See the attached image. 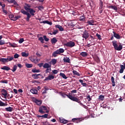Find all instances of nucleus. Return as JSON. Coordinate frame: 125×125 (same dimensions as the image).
<instances>
[{"instance_id":"1","label":"nucleus","mask_w":125,"mask_h":125,"mask_svg":"<svg viewBox=\"0 0 125 125\" xmlns=\"http://www.w3.org/2000/svg\"><path fill=\"white\" fill-rule=\"evenodd\" d=\"M25 10H26V11H25L23 9H21V12L24 15H26L27 17L26 19H25V20H26L27 21H29L30 18H31V16H35V13L36 11L33 9H28L27 8H25ZM27 11L29 13H28Z\"/></svg>"},{"instance_id":"2","label":"nucleus","mask_w":125,"mask_h":125,"mask_svg":"<svg viewBox=\"0 0 125 125\" xmlns=\"http://www.w3.org/2000/svg\"><path fill=\"white\" fill-rule=\"evenodd\" d=\"M72 95V94L71 93H69V94H68V95H67L64 93H61L62 97L63 98H65V97H68V99H69L71 101L80 103V105H83V104L81 103V101H80L79 99H78V98H76L75 97H73Z\"/></svg>"},{"instance_id":"3","label":"nucleus","mask_w":125,"mask_h":125,"mask_svg":"<svg viewBox=\"0 0 125 125\" xmlns=\"http://www.w3.org/2000/svg\"><path fill=\"white\" fill-rule=\"evenodd\" d=\"M112 45L114 46V50L116 51H121L123 49L122 45L120 44L118 45V42L116 41H112Z\"/></svg>"},{"instance_id":"4","label":"nucleus","mask_w":125,"mask_h":125,"mask_svg":"<svg viewBox=\"0 0 125 125\" xmlns=\"http://www.w3.org/2000/svg\"><path fill=\"white\" fill-rule=\"evenodd\" d=\"M40 34L37 35V37L39 38V41H40V42L42 43H44V40H45V42H48L49 41V39L47 38L46 36H43V38L42 37H39L40 36Z\"/></svg>"},{"instance_id":"5","label":"nucleus","mask_w":125,"mask_h":125,"mask_svg":"<svg viewBox=\"0 0 125 125\" xmlns=\"http://www.w3.org/2000/svg\"><path fill=\"white\" fill-rule=\"evenodd\" d=\"M14 60L13 57L8 56L7 58H0V62L5 63V62H9Z\"/></svg>"},{"instance_id":"6","label":"nucleus","mask_w":125,"mask_h":125,"mask_svg":"<svg viewBox=\"0 0 125 125\" xmlns=\"http://www.w3.org/2000/svg\"><path fill=\"white\" fill-rule=\"evenodd\" d=\"M64 46L70 48H72L73 47H74L75 46V43L73 41H70L67 42L66 43H64Z\"/></svg>"},{"instance_id":"7","label":"nucleus","mask_w":125,"mask_h":125,"mask_svg":"<svg viewBox=\"0 0 125 125\" xmlns=\"http://www.w3.org/2000/svg\"><path fill=\"white\" fill-rule=\"evenodd\" d=\"M47 107L46 106H45L44 105L40 106V108H39V113H42V114H45V112L43 110H46Z\"/></svg>"},{"instance_id":"8","label":"nucleus","mask_w":125,"mask_h":125,"mask_svg":"<svg viewBox=\"0 0 125 125\" xmlns=\"http://www.w3.org/2000/svg\"><path fill=\"white\" fill-rule=\"evenodd\" d=\"M82 37L83 39H85V40H86L89 37V33L85 31L82 34Z\"/></svg>"},{"instance_id":"9","label":"nucleus","mask_w":125,"mask_h":125,"mask_svg":"<svg viewBox=\"0 0 125 125\" xmlns=\"http://www.w3.org/2000/svg\"><path fill=\"white\" fill-rule=\"evenodd\" d=\"M33 102L36 103V104H37V105H41V104H42V102L38 100V99H36L35 98H33Z\"/></svg>"},{"instance_id":"10","label":"nucleus","mask_w":125,"mask_h":125,"mask_svg":"<svg viewBox=\"0 0 125 125\" xmlns=\"http://www.w3.org/2000/svg\"><path fill=\"white\" fill-rule=\"evenodd\" d=\"M125 69V63H124V65L120 64V69L119 71V73L122 74L124 73V69Z\"/></svg>"},{"instance_id":"11","label":"nucleus","mask_w":125,"mask_h":125,"mask_svg":"<svg viewBox=\"0 0 125 125\" xmlns=\"http://www.w3.org/2000/svg\"><path fill=\"white\" fill-rule=\"evenodd\" d=\"M113 34H114V37L117 39V40H120L122 38V37H121L119 34H117L115 32L113 31Z\"/></svg>"},{"instance_id":"12","label":"nucleus","mask_w":125,"mask_h":125,"mask_svg":"<svg viewBox=\"0 0 125 125\" xmlns=\"http://www.w3.org/2000/svg\"><path fill=\"white\" fill-rule=\"evenodd\" d=\"M43 68L44 69L51 68V65L48 63H45L43 65Z\"/></svg>"},{"instance_id":"13","label":"nucleus","mask_w":125,"mask_h":125,"mask_svg":"<svg viewBox=\"0 0 125 125\" xmlns=\"http://www.w3.org/2000/svg\"><path fill=\"white\" fill-rule=\"evenodd\" d=\"M54 79V77L53 75H48V77L45 78L44 81H51V80H53Z\"/></svg>"},{"instance_id":"14","label":"nucleus","mask_w":125,"mask_h":125,"mask_svg":"<svg viewBox=\"0 0 125 125\" xmlns=\"http://www.w3.org/2000/svg\"><path fill=\"white\" fill-rule=\"evenodd\" d=\"M72 122L76 123H79L81 121V118H73Z\"/></svg>"},{"instance_id":"15","label":"nucleus","mask_w":125,"mask_h":125,"mask_svg":"<svg viewBox=\"0 0 125 125\" xmlns=\"http://www.w3.org/2000/svg\"><path fill=\"white\" fill-rule=\"evenodd\" d=\"M1 95L4 96V97H6L8 95V93L7 92L6 90H5L4 89H2L1 91Z\"/></svg>"},{"instance_id":"16","label":"nucleus","mask_w":125,"mask_h":125,"mask_svg":"<svg viewBox=\"0 0 125 125\" xmlns=\"http://www.w3.org/2000/svg\"><path fill=\"white\" fill-rule=\"evenodd\" d=\"M94 23H95V21L93 20L87 21V23H88V24L89 25L94 26L95 25L94 24Z\"/></svg>"},{"instance_id":"17","label":"nucleus","mask_w":125,"mask_h":125,"mask_svg":"<svg viewBox=\"0 0 125 125\" xmlns=\"http://www.w3.org/2000/svg\"><path fill=\"white\" fill-rule=\"evenodd\" d=\"M56 28H57L59 29V30L61 32H62L64 31V28L62 27L61 25L59 24L56 25L55 26Z\"/></svg>"},{"instance_id":"18","label":"nucleus","mask_w":125,"mask_h":125,"mask_svg":"<svg viewBox=\"0 0 125 125\" xmlns=\"http://www.w3.org/2000/svg\"><path fill=\"white\" fill-rule=\"evenodd\" d=\"M63 61L65 63H70V59L68 57H64Z\"/></svg>"},{"instance_id":"19","label":"nucleus","mask_w":125,"mask_h":125,"mask_svg":"<svg viewBox=\"0 0 125 125\" xmlns=\"http://www.w3.org/2000/svg\"><path fill=\"white\" fill-rule=\"evenodd\" d=\"M30 92H31V93H32L33 94H35L37 95L38 94V90L33 88V89H31L30 90Z\"/></svg>"},{"instance_id":"20","label":"nucleus","mask_w":125,"mask_h":125,"mask_svg":"<svg viewBox=\"0 0 125 125\" xmlns=\"http://www.w3.org/2000/svg\"><path fill=\"white\" fill-rule=\"evenodd\" d=\"M59 120H60V123L65 124L68 123L67 120H66L65 119H62V118H60Z\"/></svg>"},{"instance_id":"21","label":"nucleus","mask_w":125,"mask_h":125,"mask_svg":"<svg viewBox=\"0 0 125 125\" xmlns=\"http://www.w3.org/2000/svg\"><path fill=\"white\" fill-rule=\"evenodd\" d=\"M58 42V40H57L55 38H53L51 40V42L52 44H55Z\"/></svg>"},{"instance_id":"22","label":"nucleus","mask_w":125,"mask_h":125,"mask_svg":"<svg viewBox=\"0 0 125 125\" xmlns=\"http://www.w3.org/2000/svg\"><path fill=\"white\" fill-rule=\"evenodd\" d=\"M5 110L7 112H12L13 108L12 107H6L5 108Z\"/></svg>"},{"instance_id":"23","label":"nucleus","mask_w":125,"mask_h":125,"mask_svg":"<svg viewBox=\"0 0 125 125\" xmlns=\"http://www.w3.org/2000/svg\"><path fill=\"white\" fill-rule=\"evenodd\" d=\"M1 69L3 70H6V71H8V70H11L10 67H8L7 66H4L2 67H1Z\"/></svg>"},{"instance_id":"24","label":"nucleus","mask_w":125,"mask_h":125,"mask_svg":"<svg viewBox=\"0 0 125 125\" xmlns=\"http://www.w3.org/2000/svg\"><path fill=\"white\" fill-rule=\"evenodd\" d=\"M80 55H81V56L83 57H86L88 56V53L85 52H82L80 53Z\"/></svg>"},{"instance_id":"25","label":"nucleus","mask_w":125,"mask_h":125,"mask_svg":"<svg viewBox=\"0 0 125 125\" xmlns=\"http://www.w3.org/2000/svg\"><path fill=\"white\" fill-rule=\"evenodd\" d=\"M21 56L23 57H27L29 55L28 53H25V52H22L21 53Z\"/></svg>"},{"instance_id":"26","label":"nucleus","mask_w":125,"mask_h":125,"mask_svg":"<svg viewBox=\"0 0 125 125\" xmlns=\"http://www.w3.org/2000/svg\"><path fill=\"white\" fill-rule=\"evenodd\" d=\"M111 83H112V86L115 87V78H114V77H111Z\"/></svg>"},{"instance_id":"27","label":"nucleus","mask_w":125,"mask_h":125,"mask_svg":"<svg viewBox=\"0 0 125 125\" xmlns=\"http://www.w3.org/2000/svg\"><path fill=\"white\" fill-rule=\"evenodd\" d=\"M2 39V36H0V45L5 44V41L4 40H1Z\"/></svg>"},{"instance_id":"28","label":"nucleus","mask_w":125,"mask_h":125,"mask_svg":"<svg viewBox=\"0 0 125 125\" xmlns=\"http://www.w3.org/2000/svg\"><path fill=\"white\" fill-rule=\"evenodd\" d=\"M55 52H58L59 53H63L64 52V49L62 48H60L59 49V50H57L56 51H55Z\"/></svg>"},{"instance_id":"29","label":"nucleus","mask_w":125,"mask_h":125,"mask_svg":"<svg viewBox=\"0 0 125 125\" xmlns=\"http://www.w3.org/2000/svg\"><path fill=\"white\" fill-rule=\"evenodd\" d=\"M60 76L62 78H63L64 79H67V77L65 76V74L62 73H60Z\"/></svg>"},{"instance_id":"30","label":"nucleus","mask_w":125,"mask_h":125,"mask_svg":"<svg viewBox=\"0 0 125 125\" xmlns=\"http://www.w3.org/2000/svg\"><path fill=\"white\" fill-rule=\"evenodd\" d=\"M79 21H83V22L85 21V17H84L83 16L80 17Z\"/></svg>"},{"instance_id":"31","label":"nucleus","mask_w":125,"mask_h":125,"mask_svg":"<svg viewBox=\"0 0 125 125\" xmlns=\"http://www.w3.org/2000/svg\"><path fill=\"white\" fill-rule=\"evenodd\" d=\"M79 82H80V83H81V84L83 85V86H84V87L86 86L87 83H83V81L82 80H79Z\"/></svg>"},{"instance_id":"32","label":"nucleus","mask_w":125,"mask_h":125,"mask_svg":"<svg viewBox=\"0 0 125 125\" xmlns=\"http://www.w3.org/2000/svg\"><path fill=\"white\" fill-rule=\"evenodd\" d=\"M108 8H111L112 9H113L114 10H115V11L118 10V8L116 6H114V5L109 6V7H108Z\"/></svg>"},{"instance_id":"33","label":"nucleus","mask_w":125,"mask_h":125,"mask_svg":"<svg viewBox=\"0 0 125 125\" xmlns=\"http://www.w3.org/2000/svg\"><path fill=\"white\" fill-rule=\"evenodd\" d=\"M21 16H16V17H14L13 18L12 21H15L18 20L19 19H21Z\"/></svg>"},{"instance_id":"34","label":"nucleus","mask_w":125,"mask_h":125,"mask_svg":"<svg viewBox=\"0 0 125 125\" xmlns=\"http://www.w3.org/2000/svg\"><path fill=\"white\" fill-rule=\"evenodd\" d=\"M31 72H32L34 73H39L41 72V70H40V69H33L31 70Z\"/></svg>"},{"instance_id":"35","label":"nucleus","mask_w":125,"mask_h":125,"mask_svg":"<svg viewBox=\"0 0 125 125\" xmlns=\"http://www.w3.org/2000/svg\"><path fill=\"white\" fill-rule=\"evenodd\" d=\"M30 61H31L32 62H35L36 61H39L40 60H36L34 58H33L32 57H29Z\"/></svg>"},{"instance_id":"36","label":"nucleus","mask_w":125,"mask_h":125,"mask_svg":"<svg viewBox=\"0 0 125 125\" xmlns=\"http://www.w3.org/2000/svg\"><path fill=\"white\" fill-rule=\"evenodd\" d=\"M18 69V66L16 65H14L13 67V69H11L13 72L16 71L17 69Z\"/></svg>"},{"instance_id":"37","label":"nucleus","mask_w":125,"mask_h":125,"mask_svg":"<svg viewBox=\"0 0 125 125\" xmlns=\"http://www.w3.org/2000/svg\"><path fill=\"white\" fill-rule=\"evenodd\" d=\"M51 63L52 65H55L57 63V60L54 59L51 60Z\"/></svg>"},{"instance_id":"38","label":"nucleus","mask_w":125,"mask_h":125,"mask_svg":"<svg viewBox=\"0 0 125 125\" xmlns=\"http://www.w3.org/2000/svg\"><path fill=\"white\" fill-rule=\"evenodd\" d=\"M72 73L77 76H80V75L79 72H78L76 70H73Z\"/></svg>"},{"instance_id":"39","label":"nucleus","mask_w":125,"mask_h":125,"mask_svg":"<svg viewBox=\"0 0 125 125\" xmlns=\"http://www.w3.org/2000/svg\"><path fill=\"white\" fill-rule=\"evenodd\" d=\"M25 66L26 67V68H32L33 64L27 63V64H25Z\"/></svg>"},{"instance_id":"40","label":"nucleus","mask_w":125,"mask_h":125,"mask_svg":"<svg viewBox=\"0 0 125 125\" xmlns=\"http://www.w3.org/2000/svg\"><path fill=\"white\" fill-rule=\"evenodd\" d=\"M58 54H61V53H58L54 51V52H53L52 56H54V57H56Z\"/></svg>"},{"instance_id":"41","label":"nucleus","mask_w":125,"mask_h":125,"mask_svg":"<svg viewBox=\"0 0 125 125\" xmlns=\"http://www.w3.org/2000/svg\"><path fill=\"white\" fill-rule=\"evenodd\" d=\"M32 77L34 79H39V77L38 75H37V74H32Z\"/></svg>"},{"instance_id":"42","label":"nucleus","mask_w":125,"mask_h":125,"mask_svg":"<svg viewBox=\"0 0 125 125\" xmlns=\"http://www.w3.org/2000/svg\"><path fill=\"white\" fill-rule=\"evenodd\" d=\"M46 70H45V72L46 74L49 73L51 71V68H46Z\"/></svg>"},{"instance_id":"43","label":"nucleus","mask_w":125,"mask_h":125,"mask_svg":"<svg viewBox=\"0 0 125 125\" xmlns=\"http://www.w3.org/2000/svg\"><path fill=\"white\" fill-rule=\"evenodd\" d=\"M39 21H40V23H44V24H46L47 22H48L49 21H41V19H39Z\"/></svg>"},{"instance_id":"44","label":"nucleus","mask_w":125,"mask_h":125,"mask_svg":"<svg viewBox=\"0 0 125 125\" xmlns=\"http://www.w3.org/2000/svg\"><path fill=\"white\" fill-rule=\"evenodd\" d=\"M103 7H104V6L103 5V2H102V1L101 0V1H100V8H99V9H103Z\"/></svg>"},{"instance_id":"45","label":"nucleus","mask_w":125,"mask_h":125,"mask_svg":"<svg viewBox=\"0 0 125 125\" xmlns=\"http://www.w3.org/2000/svg\"><path fill=\"white\" fill-rule=\"evenodd\" d=\"M9 45L12 47L13 48H15L17 47V44L15 43H11L9 42Z\"/></svg>"},{"instance_id":"46","label":"nucleus","mask_w":125,"mask_h":125,"mask_svg":"<svg viewBox=\"0 0 125 125\" xmlns=\"http://www.w3.org/2000/svg\"><path fill=\"white\" fill-rule=\"evenodd\" d=\"M99 99L101 100V101H104V96L101 95L99 96Z\"/></svg>"},{"instance_id":"47","label":"nucleus","mask_w":125,"mask_h":125,"mask_svg":"<svg viewBox=\"0 0 125 125\" xmlns=\"http://www.w3.org/2000/svg\"><path fill=\"white\" fill-rule=\"evenodd\" d=\"M31 5L29 4H27L26 6H24V10H25L26 8H28V9H32V8H31Z\"/></svg>"},{"instance_id":"48","label":"nucleus","mask_w":125,"mask_h":125,"mask_svg":"<svg viewBox=\"0 0 125 125\" xmlns=\"http://www.w3.org/2000/svg\"><path fill=\"white\" fill-rule=\"evenodd\" d=\"M6 106V104L3 103L1 101H0V106Z\"/></svg>"},{"instance_id":"49","label":"nucleus","mask_w":125,"mask_h":125,"mask_svg":"<svg viewBox=\"0 0 125 125\" xmlns=\"http://www.w3.org/2000/svg\"><path fill=\"white\" fill-rule=\"evenodd\" d=\"M96 36L98 38L99 40H101L102 39H101V36L100 34H96Z\"/></svg>"},{"instance_id":"50","label":"nucleus","mask_w":125,"mask_h":125,"mask_svg":"<svg viewBox=\"0 0 125 125\" xmlns=\"http://www.w3.org/2000/svg\"><path fill=\"white\" fill-rule=\"evenodd\" d=\"M23 42H24L23 38L20 39V40H19V43H20V44L22 43Z\"/></svg>"},{"instance_id":"51","label":"nucleus","mask_w":125,"mask_h":125,"mask_svg":"<svg viewBox=\"0 0 125 125\" xmlns=\"http://www.w3.org/2000/svg\"><path fill=\"white\" fill-rule=\"evenodd\" d=\"M0 83H8V80H2L0 81Z\"/></svg>"},{"instance_id":"52","label":"nucleus","mask_w":125,"mask_h":125,"mask_svg":"<svg viewBox=\"0 0 125 125\" xmlns=\"http://www.w3.org/2000/svg\"><path fill=\"white\" fill-rule=\"evenodd\" d=\"M52 73L54 74H57L58 73V70L54 69V70H52Z\"/></svg>"},{"instance_id":"53","label":"nucleus","mask_w":125,"mask_h":125,"mask_svg":"<svg viewBox=\"0 0 125 125\" xmlns=\"http://www.w3.org/2000/svg\"><path fill=\"white\" fill-rule=\"evenodd\" d=\"M14 59H18V58H19V55L18 54H15L14 55Z\"/></svg>"},{"instance_id":"54","label":"nucleus","mask_w":125,"mask_h":125,"mask_svg":"<svg viewBox=\"0 0 125 125\" xmlns=\"http://www.w3.org/2000/svg\"><path fill=\"white\" fill-rule=\"evenodd\" d=\"M38 9L39 10H42L43 9V6L41 5V6H38Z\"/></svg>"},{"instance_id":"55","label":"nucleus","mask_w":125,"mask_h":125,"mask_svg":"<svg viewBox=\"0 0 125 125\" xmlns=\"http://www.w3.org/2000/svg\"><path fill=\"white\" fill-rule=\"evenodd\" d=\"M58 31L57 30H54V32H52L53 34L54 35H56L57 34H58Z\"/></svg>"},{"instance_id":"56","label":"nucleus","mask_w":125,"mask_h":125,"mask_svg":"<svg viewBox=\"0 0 125 125\" xmlns=\"http://www.w3.org/2000/svg\"><path fill=\"white\" fill-rule=\"evenodd\" d=\"M42 118H48V114H45L42 115Z\"/></svg>"},{"instance_id":"57","label":"nucleus","mask_w":125,"mask_h":125,"mask_svg":"<svg viewBox=\"0 0 125 125\" xmlns=\"http://www.w3.org/2000/svg\"><path fill=\"white\" fill-rule=\"evenodd\" d=\"M38 66L40 68L42 67H43V63H41L40 64H38Z\"/></svg>"},{"instance_id":"58","label":"nucleus","mask_w":125,"mask_h":125,"mask_svg":"<svg viewBox=\"0 0 125 125\" xmlns=\"http://www.w3.org/2000/svg\"><path fill=\"white\" fill-rule=\"evenodd\" d=\"M43 125H50L47 122H43Z\"/></svg>"},{"instance_id":"59","label":"nucleus","mask_w":125,"mask_h":125,"mask_svg":"<svg viewBox=\"0 0 125 125\" xmlns=\"http://www.w3.org/2000/svg\"><path fill=\"white\" fill-rule=\"evenodd\" d=\"M71 93H77V90L74 89L72 90V91H71Z\"/></svg>"},{"instance_id":"60","label":"nucleus","mask_w":125,"mask_h":125,"mask_svg":"<svg viewBox=\"0 0 125 125\" xmlns=\"http://www.w3.org/2000/svg\"><path fill=\"white\" fill-rule=\"evenodd\" d=\"M17 66L20 68H21L22 67V65L21 64H18Z\"/></svg>"},{"instance_id":"61","label":"nucleus","mask_w":125,"mask_h":125,"mask_svg":"<svg viewBox=\"0 0 125 125\" xmlns=\"http://www.w3.org/2000/svg\"><path fill=\"white\" fill-rule=\"evenodd\" d=\"M13 91L16 94H18V90L16 89H14Z\"/></svg>"},{"instance_id":"62","label":"nucleus","mask_w":125,"mask_h":125,"mask_svg":"<svg viewBox=\"0 0 125 125\" xmlns=\"http://www.w3.org/2000/svg\"><path fill=\"white\" fill-rule=\"evenodd\" d=\"M2 12L3 13H5V14H7L8 12H7L6 10H5L4 9H2Z\"/></svg>"},{"instance_id":"63","label":"nucleus","mask_w":125,"mask_h":125,"mask_svg":"<svg viewBox=\"0 0 125 125\" xmlns=\"http://www.w3.org/2000/svg\"><path fill=\"white\" fill-rule=\"evenodd\" d=\"M36 55H37V57H41V55L40 54H39V53H36Z\"/></svg>"},{"instance_id":"64","label":"nucleus","mask_w":125,"mask_h":125,"mask_svg":"<svg viewBox=\"0 0 125 125\" xmlns=\"http://www.w3.org/2000/svg\"><path fill=\"white\" fill-rule=\"evenodd\" d=\"M8 2L13 3L14 2V0H7Z\"/></svg>"}]
</instances>
